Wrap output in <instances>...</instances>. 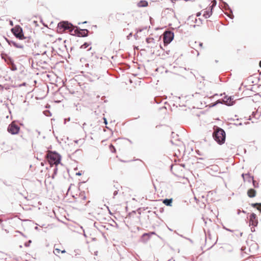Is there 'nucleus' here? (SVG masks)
<instances>
[{
    "label": "nucleus",
    "instance_id": "1",
    "mask_svg": "<svg viewBox=\"0 0 261 261\" xmlns=\"http://www.w3.org/2000/svg\"><path fill=\"white\" fill-rule=\"evenodd\" d=\"M214 140L220 145L224 143L226 139V134L224 130L220 127H217L213 133Z\"/></svg>",
    "mask_w": 261,
    "mask_h": 261
},
{
    "label": "nucleus",
    "instance_id": "2",
    "mask_svg": "<svg viewBox=\"0 0 261 261\" xmlns=\"http://www.w3.org/2000/svg\"><path fill=\"white\" fill-rule=\"evenodd\" d=\"M73 25L67 21H62L58 24V31L62 32L66 30H68L70 32H72L74 28Z\"/></svg>",
    "mask_w": 261,
    "mask_h": 261
},
{
    "label": "nucleus",
    "instance_id": "3",
    "mask_svg": "<svg viewBox=\"0 0 261 261\" xmlns=\"http://www.w3.org/2000/svg\"><path fill=\"white\" fill-rule=\"evenodd\" d=\"M46 157L50 162V164H54L56 166L61 162V156L56 151L51 152L46 154Z\"/></svg>",
    "mask_w": 261,
    "mask_h": 261
},
{
    "label": "nucleus",
    "instance_id": "4",
    "mask_svg": "<svg viewBox=\"0 0 261 261\" xmlns=\"http://www.w3.org/2000/svg\"><path fill=\"white\" fill-rule=\"evenodd\" d=\"M11 31L16 38L19 40L27 39V37L24 36L22 28L20 25H15L14 28L11 29Z\"/></svg>",
    "mask_w": 261,
    "mask_h": 261
},
{
    "label": "nucleus",
    "instance_id": "5",
    "mask_svg": "<svg viewBox=\"0 0 261 261\" xmlns=\"http://www.w3.org/2000/svg\"><path fill=\"white\" fill-rule=\"evenodd\" d=\"M73 34L72 35L80 37H85L88 36L89 32L87 29H81L77 26H74L73 28Z\"/></svg>",
    "mask_w": 261,
    "mask_h": 261
},
{
    "label": "nucleus",
    "instance_id": "6",
    "mask_svg": "<svg viewBox=\"0 0 261 261\" xmlns=\"http://www.w3.org/2000/svg\"><path fill=\"white\" fill-rule=\"evenodd\" d=\"M174 33L170 31H165L164 33L163 41L165 45H167L174 39Z\"/></svg>",
    "mask_w": 261,
    "mask_h": 261
},
{
    "label": "nucleus",
    "instance_id": "7",
    "mask_svg": "<svg viewBox=\"0 0 261 261\" xmlns=\"http://www.w3.org/2000/svg\"><path fill=\"white\" fill-rule=\"evenodd\" d=\"M7 130L11 135H16L20 130V127L14 122H12L8 125Z\"/></svg>",
    "mask_w": 261,
    "mask_h": 261
},
{
    "label": "nucleus",
    "instance_id": "8",
    "mask_svg": "<svg viewBox=\"0 0 261 261\" xmlns=\"http://www.w3.org/2000/svg\"><path fill=\"white\" fill-rule=\"evenodd\" d=\"M258 224V220L255 214L252 213L249 217V225L256 227Z\"/></svg>",
    "mask_w": 261,
    "mask_h": 261
},
{
    "label": "nucleus",
    "instance_id": "9",
    "mask_svg": "<svg viewBox=\"0 0 261 261\" xmlns=\"http://www.w3.org/2000/svg\"><path fill=\"white\" fill-rule=\"evenodd\" d=\"M4 38H5V40L6 41V42L10 46H13L15 48H17L23 49L24 48L23 45L21 43H17L13 40H10V39L7 38L6 37H4Z\"/></svg>",
    "mask_w": 261,
    "mask_h": 261
},
{
    "label": "nucleus",
    "instance_id": "10",
    "mask_svg": "<svg viewBox=\"0 0 261 261\" xmlns=\"http://www.w3.org/2000/svg\"><path fill=\"white\" fill-rule=\"evenodd\" d=\"M222 101V102L227 106H232L233 105V98H232L231 96H225Z\"/></svg>",
    "mask_w": 261,
    "mask_h": 261
},
{
    "label": "nucleus",
    "instance_id": "11",
    "mask_svg": "<svg viewBox=\"0 0 261 261\" xmlns=\"http://www.w3.org/2000/svg\"><path fill=\"white\" fill-rule=\"evenodd\" d=\"M2 58L4 60V61L8 64L10 65V64L14 62L13 59L9 56L7 54H2Z\"/></svg>",
    "mask_w": 261,
    "mask_h": 261
},
{
    "label": "nucleus",
    "instance_id": "12",
    "mask_svg": "<svg viewBox=\"0 0 261 261\" xmlns=\"http://www.w3.org/2000/svg\"><path fill=\"white\" fill-rule=\"evenodd\" d=\"M247 195L250 198H253L256 196V191L252 188L249 189L247 191Z\"/></svg>",
    "mask_w": 261,
    "mask_h": 261
},
{
    "label": "nucleus",
    "instance_id": "13",
    "mask_svg": "<svg viewBox=\"0 0 261 261\" xmlns=\"http://www.w3.org/2000/svg\"><path fill=\"white\" fill-rule=\"evenodd\" d=\"M173 199L172 198H166L163 199V203L167 206H171L172 203Z\"/></svg>",
    "mask_w": 261,
    "mask_h": 261
},
{
    "label": "nucleus",
    "instance_id": "14",
    "mask_svg": "<svg viewBox=\"0 0 261 261\" xmlns=\"http://www.w3.org/2000/svg\"><path fill=\"white\" fill-rule=\"evenodd\" d=\"M150 238V234L149 233H144L141 237V240L143 242H146L149 240Z\"/></svg>",
    "mask_w": 261,
    "mask_h": 261
},
{
    "label": "nucleus",
    "instance_id": "15",
    "mask_svg": "<svg viewBox=\"0 0 261 261\" xmlns=\"http://www.w3.org/2000/svg\"><path fill=\"white\" fill-rule=\"evenodd\" d=\"M212 13H213V11H212V8L210 11L208 10V11H204V13L203 16L205 18H208L210 17V16L212 15Z\"/></svg>",
    "mask_w": 261,
    "mask_h": 261
},
{
    "label": "nucleus",
    "instance_id": "16",
    "mask_svg": "<svg viewBox=\"0 0 261 261\" xmlns=\"http://www.w3.org/2000/svg\"><path fill=\"white\" fill-rule=\"evenodd\" d=\"M24 43L26 44L27 46H30L33 42V40L31 38V37H27V39H24Z\"/></svg>",
    "mask_w": 261,
    "mask_h": 261
},
{
    "label": "nucleus",
    "instance_id": "17",
    "mask_svg": "<svg viewBox=\"0 0 261 261\" xmlns=\"http://www.w3.org/2000/svg\"><path fill=\"white\" fill-rule=\"evenodd\" d=\"M148 5V2L146 1H141L138 3V6L140 7H145Z\"/></svg>",
    "mask_w": 261,
    "mask_h": 261
},
{
    "label": "nucleus",
    "instance_id": "18",
    "mask_svg": "<svg viewBox=\"0 0 261 261\" xmlns=\"http://www.w3.org/2000/svg\"><path fill=\"white\" fill-rule=\"evenodd\" d=\"M242 176L244 180H245V176H247L249 178V179L248 180L249 181H250V180L253 179V176L250 175V174L249 173L246 174L243 173L242 174Z\"/></svg>",
    "mask_w": 261,
    "mask_h": 261
},
{
    "label": "nucleus",
    "instance_id": "19",
    "mask_svg": "<svg viewBox=\"0 0 261 261\" xmlns=\"http://www.w3.org/2000/svg\"><path fill=\"white\" fill-rule=\"evenodd\" d=\"M10 66V69H11V70L12 71H16L17 70V67L16 66V65L14 63V62H13V63H12L10 65H9Z\"/></svg>",
    "mask_w": 261,
    "mask_h": 261
},
{
    "label": "nucleus",
    "instance_id": "20",
    "mask_svg": "<svg viewBox=\"0 0 261 261\" xmlns=\"http://www.w3.org/2000/svg\"><path fill=\"white\" fill-rule=\"evenodd\" d=\"M218 103H223L222 100L219 99V100H217L215 102L212 103V107H214V106H216Z\"/></svg>",
    "mask_w": 261,
    "mask_h": 261
},
{
    "label": "nucleus",
    "instance_id": "21",
    "mask_svg": "<svg viewBox=\"0 0 261 261\" xmlns=\"http://www.w3.org/2000/svg\"><path fill=\"white\" fill-rule=\"evenodd\" d=\"M89 45V44L88 43L85 42L82 45H81V48L85 49L88 47Z\"/></svg>",
    "mask_w": 261,
    "mask_h": 261
},
{
    "label": "nucleus",
    "instance_id": "22",
    "mask_svg": "<svg viewBox=\"0 0 261 261\" xmlns=\"http://www.w3.org/2000/svg\"><path fill=\"white\" fill-rule=\"evenodd\" d=\"M44 114H45L46 116H48V117H49V116H51V113H50V111H48V110H46V111H45L44 112Z\"/></svg>",
    "mask_w": 261,
    "mask_h": 261
},
{
    "label": "nucleus",
    "instance_id": "23",
    "mask_svg": "<svg viewBox=\"0 0 261 261\" xmlns=\"http://www.w3.org/2000/svg\"><path fill=\"white\" fill-rule=\"evenodd\" d=\"M154 39L153 38H147L146 39V41L147 43H150L151 41H153Z\"/></svg>",
    "mask_w": 261,
    "mask_h": 261
},
{
    "label": "nucleus",
    "instance_id": "24",
    "mask_svg": "<svg viewBox=\"0 0 261 261\" xmlns=\"http://www.w3.org/2000/svg\"><path fill=\"white\" fill-rule=\"evenodd\" d=\"M61 250L58 248H56L55 250L54 251V253L55 255H57L58 253H59L60 252Z\"/></svg>",
    "mask_w": 261,
    "mask_h": 261
},
{
    "label": "nucleus",
    "instance_id": "25",
    "mask_svg": "<svg viewBox=\"0 0 261 261\" xmlns=\"http://www.w3.org/2000/svg\"><path fill=\"white\" fill-rule=\"evenodd\" d=\"M154 100H155V102L157 103H160L161 102V100L160 97H155Z\"/></svg>",
    "mask_w": 261,
    "mask_h": 261
},
{
    "label": "nucleus",
    "instance_id": "26",
    "mask_svg": "<svg viewBox=\"0 0 261 261\" xmlns=\"http://www.w3.org/2000/svg\"><path fill=\"white\" fill-rule=\"evenodd\" d=\"M58 168L57 167V166L56 165V167L54 168V174L53 175V178L54 177V175H56L57 173Z\"/></svg>",
    "mask_w": 261,
    "mask_h": 261
},
{
    "label": "nucleus",
    "instance_id": "27",
    "mask_svg": "<svg viewBox=\"0 0 261 261\" xmlns=\"http://www.w3.org/2000/svg\"><path fill=\"white\" fill-rule=\"evenodd\" d=\"M260 203H252L251 205L253 207H257V206H258L259 205Z\"/></svg>",
    "mask_w": 261,
    "mask_h": 261
},
{
    "label": "nucleus",
    "instance_id": "28",
    "mask_svg": "<svg viewBox=\"0 0 261 261\" xmlns=\"http://www.w3.org/2000/svg\"><path fill=\"white\" fill-rule=\"evenodd\" d=\"M31 243H32V241L29 240L28 242H26L24 243V246L25 247H29Z\"/></svg>",
    "mask_w": 261,
    "mask_h": 261
},
{
    "label": "nucleus",
    "instance_id": "29",
    "mask_svg": "<svg viewBox=\"0 0 261 261\" xmlns=\"http://www.w3.org/2000/svg\"><path fill=\"white\" fill-rule=\"evenodd\" d=\"M118 190L114 191L113 193V198H115V196L118 194Z\"/></svg>",
    "mask_w": 261,
    "mask_h": 261
},
{
    "label": "nucleus",
    "instance_id": "30",
    "mask_svg": "<svg viewBox=\"0 0 261 261\" xmlns=\"http://www.w3.org/2000/svg\"><path fill=\"white\" fill-rule=\"evenodd\" d=\"M251 180L252 181V182H253V186L255 188L257 187L258 184H256L257 185H256L255 181H254V179L253 180Z\"/></svg>",
    "mask_w": 261,
    "mask_h": 261
},
{
    "label": "nucleus",
    "instance_id": "31",
    "mask_svg": "<svg viewBox=\"0 0 261 261\" xmlns=\"http://www.w3.org/2000/svg\"><path fill=\"white\" fill-rule=\"evenodd\" d=\"M257 209L261 213V203H259V205L257 207Z\"/></svg>",
    "mask_w": 261,
    "mask_h": 261
},
{
    "label": "nucleus",
    "instance_id": "32",
    "mask_svg": "<svg viewBox=\"0 0 261 261\" xmlns=\"http://www.w3.org/2000/svg\"><path fill=\"white\" fill-rule=\"evenodd\" d=\"M25 85H26V83H25V82H23V83H22V84H21L19 85V86H19V87H22V86H25Z\"/></svg>",
    "mask_w": 261,
    "mask_h": 261
},
{
    "label": "nucleus",
    "instance_id": "33",
    "mask_svg": "<svg viewBox=\"0 0 261 261\" xmlns=\"http://www.w3.org/2000/svg\"><path fill=\"white\" fill-rule=\"evenodd\" d=\"M103 120H104V123L107 125L108 124V121H107V120L106 118L103 117Z\"/></svg>",
    "mask_w": 261,
    "mask_h": 261
},
{
    "label": "nucleus",
    "instance_id": "34",
    "mask_svg": "<svg viewBox=\"0 0 261 261\" xmlns=\"http://www.w3.org/2000/svg\"><path fill=\"white\" fill-rule=\"evenodd\" d=\"M82 174V171H79L76 173V175L80 176Z\"/></svg>",
    "mask_w": 261,
    "mask_h": 261
},
{
    "label": "nucleus",
    "instance_id": "35",
    "mask_svg": "<svg viewBox=\"0 0 261 261\" xmlns=\"http://www.w3.org/2000/svg\"><path fill=\"white\" fill-rule=\"evenodd\" d=\"M234 125H237V126H238V125H242V123L240 122V123H234Z\"/></svg>",
    "mask_w": 261,
    "mask_h": 261
},
{
    "label": "nucleus",
    "instance_id": "36",
    "mask_svg": "<svg viewBox=\"0 0 261 261\" xmlns=\"http://www.w3.org/2000/svg\"><path fill=\"white\" fill-rule=\"evenodd\" d=\"M216 4H217V2H216V0H214V1H213V5H214V6H215L216 5Z\"/></svg>",
    "mask_w": 261,
    "mask_h": 261
},
{
    "label": "nucleus",
    "instance_id": "37",
    "mask_svg": "<svg viewBox=\"0 0 261 261\" xmlns=\"http://www.w3.org/2000/svg\"><path fill=\"white\" fill-rule=\"evenodd\" d=\"M251 230L252 232H254L255 231L254 227L253 226L252 227H251Z\"/></svg>",
    "mask_w": 261,
    "mask_h": 261
},
{
    "label": "nucleus",
    "instance_id": "38",
    "mask_svg": "<svg viewBox=\"0 0 261 261\" xmlns=\"http://www.w3.org/2000/svg\"><path fill=\"white\" fill-rule=\"evenodd\" d=\"M225 230H227V231H230V232H233V230H231V229H229V228H225Z\"/></svg>",
    "mask_w": 261,
    "mask_h": 261
},
{
    "label": "nucleus",
    "instance_id": "39",
    "mask_svg": "<svg viewBox=\"0 0 261 261\" xmlns=\"http://www.w3.org/2000/svg\"><path fill=\"white\" fill-rule=\"evenodd\" d=\"M200 15H201V12L197 13L196 16L198 17V16H200Z\"/></svg>",
    "mask_w": 261,
    "mask_h": 261
},
{
    "label": "nucleus",
    "instance_id": "40",
    "mask_svg": "<svg viewBox=\"0 0 261 261\" xmlns=\"http://www.w3.org/2000/svg\"><path fill=\"white\" fill-rule=\"evenodd\" d=\"M10 24L11 25V26H13V21H10Z\"/></svg>",
    "mask_w": 261,
    "mask_h": 261
},
{
    "label": "nucleus",
    "instance_id": "41",
    "mask_svg": "<svg viewBox=\"0 0 261 261\" xmlns=\"http://www.w3.org/2000/svg\"><path fill=\"white\" fill-rule=\"evenodd\" d=\"M110 148L112 147V148L114 149V150H115V147L113 146V145L111 144V145H110Z\"/></svg>",
    "mask_w": 261,
    "mask_h": 261
},
{
    "label": "nucleus",
    "instance_id": "42",
    "mask_svg": "<svg viewBox=\"0 0 261 261\" xmlns=\"http://www.w3.org/2000/svg\"><path fill=\"white\" fill-rule=\"evenodd\" d=\"M70 118H68L67 119V121H70ZM66 120H67V119H65V120H65V122H64L65 124L66 123Z\"/></svg>",
    "mask_w": 261,
    "mask_h": 261
},
{
    "label": "nucleus",
    "instance_id": "43",
    "mask_svg": "<svg viewBox=\"0 0 261 261\" xmlns=\"http://www.w3.org/2000/svg\"><path fill=\"white\" fill-rule=\"evenodd\" d=\"M36 132L37 133V134H38V135H40V132L38 130H36Z\"/></svg>",
    "mask_w": 261,
    "mask_h": 261
},
{
    "label": "nucleus",
    "instance_id": "44",
    "mask_svg": "<svg viewBox=\"0 0 261 261\" xmlns=\"http://www.w3.org/2000/svg\"><path fill=\"white\" fill-rule=\"evenodd\" d=\"M61 252L62 253H64L66 252V251H65V250H63L61 251Z\"/></svg>",
    "mask_w": 261,
    "mask_h": 261
},
{
    "label": "nucleus",
    "instance_id": "45",
    "mask_svg": "<svg viewBox=\"0 0 261 261\" xmlns=\"http://www.w3.org/2000/svg\"><path fill=\"white\" fill-rule=\"evenodd\" d=\"M46 54V51H44L42 53V55H45Z\"/></svg>",
    "mask_w": 261,
    "mask_h": 261
},
{
    "label": "nucleus",
    "instance_id": "46",
    "mask_svg": "<svg viewBox=\"0 0 261 261\" xmlns=\"http://www.w3.org/2000/svg\"><path fill=\"white\" fill-rule=\"evenodd\" d=\"M40 55V53H36L34 56H39Z\"/></svg>",
    "mask_w": 261,
    "mask_h": 261
},
{
    "label": "nucleus",
    "instance_id": "47",
    "mask_svg": "<svg viewBox=\"0 0 261 261\" xmlns=\"http://www.w3.org/2000/svg\"><path fill=\"white\" fill-rule=\"evenodd\" d=\"M199 46H200V47H202V45H203V43H201V42H200V43H199Z\"/></svg>",
    "mask_w": 261,
    "mask_h": 261
},
{
    "label": "nucleus",
    "instance_id": "48",
    "mask_svg": "<svg viewBox=\"0 0 261 261\" xmlns=\"http://www.w3.org/2000/svg\"><path fill=\"white\" fill-rule=\"evenodd\" d=\"M215 6L212 5L210 7V9L211 10V8H212V9H213V7H214Z\"/></svg>",
    "mask_w": 261,
    "mask_h": 261
},
{
    "label": "nucleus",
    "instance_id": "49",
    "mask_svg": "<svg viewBox=\"0 0 261 261\" xmlns=\"http://www.w3.org/2000/svg\"><path fill=\"white\" fill-rule=\"evenodd\" d=\"M132 33H129V35L127 36V37L128 38V37H129V36H132Z\"/></svg>",
    "mask_w": 261,
    "mask_h": 261
},
{
    "label": "nucleus",
    "instance_id": "50",
    "mask_svg": "<svg viewBox=\"0 0 261 261\" xmlns=\"http://www.w3.org/2000/svg\"><path fill=\"white\" fill-rule=\"evenodd\" d=\"M86 125V123L85 122H84L83 124V128L84 127V126H85V125Z\"/></svg>",
    "mask_w": 261,
    "mask_h": 261
},
{
    "label": "nucleus",
    "instance_id": "51",
    "mask_svg": "<svg viewBox=\"0 0 261 261\" xmlns=\"http://www.w3.org/2000/svg\"><path fill=\"white\" fill-rule=\"evenodd\" d=\"M193 18V16H190L188 17V20H190L191 19V18Z\"/></svg>",
    "mask_w": 261,
    "mask_h": 261
},
{
    "label": "nucleus",
    "instance_id": "52",
    "mask_svg": "<svg viewBox=\"0 0 261 261\" xmlns=\"http://www.w3.org/2000/svg\"><path fill=\"white\" fill-rule=\"evenodd\" d=\"M259 67L261 68V60L259 61Z\"/></svg>",
    "mask_w": 261,
    "mask_h": 261
},
{
    "label": "nucleus",
    "instance_id": "53",
    "mask_svg": "<svg viewBox=\"0 0 261 261\" xmlns=\"http://www.w3.org/2000/svg\"><path fill=\"white\" fill-rule=\"evenodd\" d=\"M223 226V228H224V229H225V228H227L224 225H222Z\"/></svg>",
    "mask_w": 261,
    "mask_h": 261
},
{
    "label": "nucleus",
    "instance_id": "54",
    "mask_svg": "<svg viewBox=\"0 0 261 261\" xmlns=\"http://www.w3.org/2000/svg\"><path fill=\"white\" fill-rule=\"evenodd\" d=\"M78 142H79V140H77L74 141V142H75V143H78Z\"/></svg>",
    "mask_w": 261,
    "mask_h": 261
},
{
    "label": "nucleus",
    "instance_id": "55",
    "mask_svg": "<svg viewBox=\"0 0 261 261\" xmlns=\"http://www.w3.org/2000/svg\"><path fill=\"white\" fill-rule=\"evenodd\" d=\"M87 22V21H84V22H82V23H83V24H86Z\"/></svg>",
    "mask_w": 261,
    "mask_h": 261
},
{
    "label": "nucleus",
    "instance_id": "56",
    "mask_svg": "<svg viewBox=\"0 0 261 261\" xmlns=\"http://www.w3.org/2000/svg\"><path fill=\"white\" fill-rule=\"evenodd\" d=\"M240 212H241V211H240V210H238V215H239V214H240Z\"/></svg>",
    "mask_w": 261,
    "mask_h": 261
},
{
    "label": "nucleus",
    "instance_id": "57",
    "mask_svg": "<svg viewBox=\"0 0 261 261\" xmlns=\"http://www.w3.org/2000/svg\"><path fill=\"white\" fill-rule=\"evenodd\" d=\"M149 234H150H150H155V232H151V233H149Z\"/></svg>",
    "mask_w": 261,
    "mask_h": 261
},
{
    "label": "nucleus",
    "instance_id": "58",
    "mask_svg": "<svg viewBox=\"0 0 261 261\" xmlns=\"http://www.w3.org/2000/svg\"><path fill=\"white\" fill-rule=\"evenodd\" d=\"M35 229H36V230H37V229H38V227H37V226H36V227H35Z\"/></svg>",
    "mask_w": 261,
    "mask_h": 261
},
{
    "label": "nucleus",
    "instance_id": "59",
    "mask_svg": "<svg viewBox=\"0 0 261 261\" xmlns=\"http://www.w3.org/2000/svg\"><path fill=\"white\" fill-rule=\"evenodd\" d=\"M249 122H245V124H249Z\"/></svg>",
    "mask_w": 261,
    "mask_h": 261
},
{
    "label": "nucleus",
    "instance_id": "60",
    "mask_svg": "<svg viewBox=\"0 0 261 261\" xmlns=\"http://www.w3.org/2000/svg\"><path fill=\"white\" fill-rule=\"evenodd\" d=\"M169 51H170L169 50H168V51H166V53H167V54H168H168H169Z\"/></svg>",
    "mask_w": 261,
    "mask_h": 261
},
{
    "label": "nucleus",
    "instance_id": "61",
    "mask_svg": "<svg viewBox=\"0 0 261 261\" xmlns=\"http://www.w3.org/2000/svg\"><path fill=\"white\" fill-rule=\"evenodd\" d=\"M86 66L88 67L89 66V64H86Z\"/></svg>",
    "mask_w": 261,
    "mask_h": 261
},
{
    "label": "nucleus",
    "instance_id": "62",
    "mask_svg": "<svg viewBox=\"0 0 261 261\" xmlns=\"http://www.w3.org/2000/svg\"><path fill=\"white\" fill-rule=\"evenodd\" d=\"M160 48H162V49H163L162 46H161V45H160Z\"/></svg>",
    "mask_w": 261,
    "mask_h": 261
},
{
    "label": "nucleus",
    "instance_id": "63",
    "mask_svg": "<svg viewBox=\"0 0 261 261\" xmlns=\"http://www.w3.org/2000/svg\"><path fill=\"white\" fill-rule=\"evenodd\" d=\"M181 166H182V167H185V165L184 164H181Z\"/></svg>",
    "mask_w": 261,
    "mask_h": 261
},
{
    "label": "nucleus",
    "instance_id": "64",
    "mask_svg": "<svg viewBox=\"0 0 261 261\" xmlns=\"http://www.w3.org/2000/svg\"><path fill=\"white\" fill-rule=\"evenodd\" d=\"M215 62H216V63H218V60H215Z\"/></svg>",
    "mask_w": 261,
    "mask_h": 261
}]
</instances>
